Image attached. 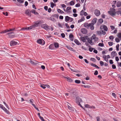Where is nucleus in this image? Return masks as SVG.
<instances>
[{"instance_id":"f704fd0d","label":"nucleus","mask_w":121,"mask_h":121,"mask_svg":"<svg viewBox=\"0 0 121 121\" xmlns=\"http://www.w3.org/2000/svg\"><path fill=\"white\" fill-rule=\"evenodd\" d=\"M67 81L68 82H72L73 81L72 79L69 77H68V78H67Z\"/></svg>"},{"instance_id":"e433bc0d","label":"nucleus","mask_w":121,"mask_h":121,"mask_svg":"<svg viewBox=\"0 0 121 121\" xmlns=\"http://www.w3.org/2000/svg\"><path fill=\"white\" fill-rule=\"evenodd\" d=\"M17 0L18 2L20 3H23L24 2V1L23 0Z\"/></svg>"},{"instance_id":"f257e3e1","label":"nucleus","mask_w":121,"mask_h":121,"mask_svg":"<svg viewBox=\"0 0 121 121\" xmlns=\"http://www.w3.org/2000/svg\"><path fill=\"white\" fill-rule=\"evenodd\" d=\"M41 21H38L35 22L34 25L28 27H24L20 29H19V27L17 28H13V29H10L9 30L6 29L4 30H31L33 28H35V27H37L39 24L41 23Z\"/></svg>"},{"instance_id":"a878e982","label":"nucleus","mask_w":121,"mask_h":121,"mask_svg":"<svg viewBox=\"0 0 121 121\" xmlns=\"http://www.w3.org/2000/svg\"><path fill=\"white\" fill-rule=\"evenodd\" d=\"M80 38L81 40L83 42H86V40L83 37L81 36L80 37Z\"/></svg>"},{"instance_id":"09e8293b","label":"nucleus","mask_w":121,"mask_h":121,"mask_svg":"<svg viewBox=\"0 0 121 121\" xmlns=\"http://www.w3.org/2000/svg\"><path fill=\"white\" fill-rule=\"evenodd\" d=\"M119 44H117V45L116 46V48H117V51H118L119 50Z\"/></svg>"},{"instance_id":"bf43d9fd","label":"nucleus","mask_w":121,"mask_h":121,"mask_svg":"<svg viewBox=\"0 0 121 121\" xmlns=\"http://www.w3.org/2000/svg\"><path fill=\"white\" fill-rule=\"evenodd\" d=\"M35 10L34 9H33L30 11V12H32V13H34Z\"/></svg>"},{"instance_id":"13d9d810","label":"nucleus","mask_w":121,"mask_h":121,"mask_svg":"<svg viewBox=\"0 0 121 121\" xmlns=\"http://www.w3.org/2000/svg\"><path fill=\"white\" fill-rule=\"evenodd\" d=\"M61 36L63 38H64L65 37V35L64 33H62L61 34Z\"/></svg>"},{"instance_id":"c756f323","label":"nucleus","mask_w":121,"mask_h":121,"mask_svg":"<svg viewBox=\"0 0 121 121\" xmlns=\"http://www.w3.org/2000/svg\"><path fill=\"white\" fill-rule=\"evenodd\" d=\"M54 45L53 44H52L50 45L49 48L50 49H53L54 48Z\"/></svg>"},{"instance_id":"052dcab7","label":"nucleus","mask_w":121,"mask_h":121,"mask_svg":"<svg viewBox=\"0 0 121 121\" xmlns=\"http://www.w3.org/2000/svg\"><path fill=\"white\" fill-rule=\"evenodd\" d=\"M83 37H84L85 39V40L86 39L88 40L89 38L88 37L86 36H85Z\"/></svg>"},{"instance_id":"b1692460","label":"nucleus","mask_w":121,"mask_h":121,"mask_svg":"<svg viewBox=\"0 0 121 121\" xmlns=\"http://www.w3.org/2000/svg\"><path fill=\"white\" fill-rule=\"evenodd\" d=\"M51 7L52 8H53L54 6H56V4L52 2H51L50 3Z\"/></svg>"},{"instance_id":"c03bdc74","label":"nucleus","mask_w":121,"mask_h":121,"mask_svg":"<svg viewBox=\"0 0 121 121\" xmlns=\"http://www.w3.org/2000/svg\"><path fill=\"white\" fill-rule=\"evenodd\" d=\"M82 32L83 34H86L87 33V31H81Z\"/></svg>"},{"instance_id":"5fc2aeb1","label":"nucleus","mask_w":121,"mask_h":121,"mask_svg":"<svg viewBox=\"0 0 121 121\" xmlns=\"http://www.w3.org/2000/svg\"><path fill=\"white\" fill-rule=\"evenodd\" d=\"M65 26L67 27V28L69 29L70 28V27L68 25V24L67 23H65Z\"/></svg>"},{"instance_id":"f8f14e48","label":"nucleus","mask_w":121,"mask_h":121,"mask_svg":"<svg viewBox=\"0 0 121 121\" xmlns=\"http://www.w3.org/2000/svg\"><path fill=\"white\" fill-rule=\"evenodd\" d=\"M97 19L96 18H95L93 19L91 22V24H95L96 22Z\"/></svg>"},{"instance_id":"8fccbe9b","label":"nucleus","mask_w":121,"mask_h":121,"mask_svg":"<svg viewBox=\"0 0 121 121\" xmlns=\"http://www.w3.org/2000/svg\"><path fill=\"white\" fill-rule=\"evenodd\" d=\"M3 13L4 15H5L6 16H7L8 15V13L7 12H6L5 13L3 12Z\"/></svg>"},{"instance_id":"79ce46f5","label":"nucleus","mask_w":121,"mask_h":121,"mask_svg":"<svg viewBox=\"0 0 121 121\" xmlns=\"http://www.w3.org/2000/svg\"><path fill=\"white\" fill-rule=\"evenodd\" d=\"M108 44L109 46H111L113 44V43L112 42H108Z\"/></svg>"},{"instance_id":"393cba45","label":"nucleus","mask_w":121,"mask_h":121,"mask_svg":"<svg viewBox=\"0 0 121 121\" xmlns=\"http://www.w3.org/2000/svg\"><path fill=\"white\" fill-rule=\"evenodd\" d=\"M74 41L75 43L78 45H79L81 44L78 40L76 39H75L74 40Z\"/></svg>"},{"instance_id":"603ef678","label":"nucleus","mask_w":121,"mask_h":121,"mask_svg":"<svg viewBox=\"0 0 121 121\" xmlns=\"http://www.w3.org/2000/svg\"><path fill=\"white\" fill-rule=\"evenodd\" d=\"M100 64L101 66H102L104 65V62L103 61H100Z\"/></svg>"},{"instance_id":"58836bf2","label":"nucleus","mask_w":121,"mask_h":121,"mask_svg":"<svg viewBox=\"0 0 121 121\" xmlns=\"http://www.w3.org/2000/svg\"><path fill=\"white\" fill-rule=\"evenodd\" d=\"M2 31L0 32V33H7L8 31Z\"/></svg>"},{"instance_id":"de8ad7c7","label":"nucleus","mask_w":121,"mask_h":121,"mask_svg":"<svg viewBox=\"0 0 121 121\" xmlns=\"http://www.w3.org/2000/svg\"><path fill=\"white\" fill-rule=\"evenodd\" d=\"M109 39L111 40L112 41L114 39L113 37V36H110L109 37Z\"/></svg>"},{"instance_id":"7ed1b4c3","label":"nucleus","mask_w":121,"mask_h":121,"mask_svg":"<svg viewBox=\"0 0 121 121\" xmlns=\"http://www.w3.org/2000/svg\"><path fill=\"white\" fill-rule=\"evenodd\" d=\"M76 102L79 106L82 107V105L80 104V102H82V100L78 96H77L76 98Z\"/></svg>"},{"instance_id":"3c124183","label":"nucleus","mask_w":121,"mask_h":121,"mask_svg":"<svg viewBox=\"0 0 121 121\" xmlns=\"http://www.w3.org/2000/svg\"><path fill=\"white\" fill-rule=\"evenodd\" d=\"M110 27L112 30H113L115 28V27L113 26H111Z\"/></svg>"},{"instance_id":"39448f33","label":"nucleus","mask_w":121,"mask_h":121,"mask_svg":"<svg viewBox=\"0 0 121 121\" xmlns=\"http://www.w3.org/2000/svg\"><path fill=\"white\" fill-rule=\"evenodd\" d=\"M0 108L3 110L5 112L9 114L10 112L9 111L7 110L3 105L0 104Z\"/></svg>"},{"instance_id":"ea45409f","label":"nucleus","mask_w":121,"mask_h":121,"mask_svg":"<svg viewBox=\"0 0 121 121\" xmlns=\"http://www.w3.org/2000/svg\"><path fill=\"white\" fill-rule=\"evenodd\" d=\"M75 82L77 84H79L80 82V81L78 80H75Z\"/></svg>"},{"instance_id":"0eeeda50","label":"nucleus","mask_w":121,"mask_h":121,"mask_svg":"<svg viewBox=\"0 0 121 121\" xmlns=\"http://www.w3.org/2000/svg\"><path fill=\"white\" fill-rule=\"evenodd\" d=\"M94 13L97 16H99L100 14V11L97 9H96L95 10Z\"/></svg>"},{"instance_id":"49530a36","label":"nucleus","mask_w":121,"mask_h":121,"mask_svg":"<svg viewBox=\"0 0 121 121\" xmlns=\"http://www.w3.org/2000/svg\"><path fill=\"white\" fill-rule=\"evenodd\" d=\"M115 40L117 42H119L120 41L119 39L117 38H115Z\"/></svg>"},{"instance_id":"864d4df0","label":"nucleus","mask_w":121,"mask_h":121,"mask_svg":"<svg viewBox=\"0 0 121 121\" xmlns=\"http://www.w3.org/2000/svg\"><path fill=\"white\" fill-rule=\"evenodd\" d=\"M80 6V5L79 3H78L75 5V7H78Z\"/></svg>"},{"instance_id":"4468645a","label":"nucleus","mask_w":121,"mask_h":121,"mask_svg":"<svg viewBox=\"0 0 121 121\" xmlns=\"http://www.w3.org/2000/svg\"><path fill=\"white\" fill-rule=\"evenodd\" d=\"M66 47L67 48V49H68L70 50L73 51L74 52L75 51V50H74L73 48H71L69 46H66Z\"/></svg>"},{"instance_id":"dca6fc26","label":"nucleus","mask_w":121,"mask_h":121,"mask_svg":"<svg viewBox=\"0 0 121 121\" xmlns=\"http://www.w3.org/2000/svg\"><path fill=\"white\" fill-rule=\"evenodd\" d=\"M82 18L80 20H78V23L80 22L85 20L84 17V16H82Z\"/></svg>"},{"instance_id":"412c9836","label":"nucleus","mask_w":121,"mask_h":121,"mask_svg":"<svg viewBox=\"0 0 121 121\" xmlns=\"http://www.w3.org/2000/svg\"><path fill=\"white\" fill-rule=\"evenodd\" d=\"M75 2V0H73L71 1L69 3V4L70 5H73L75 4L74 2Z\"/></svg>"},{"instance_id":"a211bd4d","label":"nucleus","mask_w":121,"mask_h":121,"mask_svg":"<svg viewBox=\"0 0 121 121\" xmlns=\"http://www.w3.org/2000/svg\"><path fill=\"white\" fill-rule=\"evenodd\" d=\"M121 5V2L119 1H117V6L118 7H120Z\"/></svg>"},{"instance_id":"0e129e2a","label":"nucleus","mask_w":121,"mask_h":121,"mask_svg":"<svg viewBox=\"0 0 121 121\" xmlns=\"http://www.w3.org/2000/svg\"><path fill=\"white\" fill-rule=\"evenodd\" d=\"M98 71H97L96 70L95 71V72L94 73V74L95 75H96L98 74Z\"/></svg>"},{"instance_id":"c85d7f7f","label":"nucleus","mask_w":121,"mask_h":121,"mask_svg":"<svg viewBox=\"0 0 121 121\" xmlns=\"http://www.w3.org/2000/svg\"><path fill=\"white\" fill-rule=\"evenodd\" d=\"M52 17H54L58 18L59 17V15L58 14H54L52 15Z\"/></svg>"},{"instance_id":"423d86ee","label":"nucleus","mask_w":121,"mask_h":121,"mask_svg":"<svg viewBox=\"0 0 121 121\" xmlns=\"http://www.w3.org/2000/svg\"><path fill=\"white\" fill-rule=\"evenodd\" d=\"M44 28L46 30L47 29H49V30L51 29V30H53V28L52 27L50 26H48L47 25L44 26Z\"/></svg>"},{"instance_id":"a19ab883","label":"nucleus","mask_w":121,"mask_h":121,"mask_svg":"<svg viewBox=\"0 0 121 121\" xmlns=\"http://www.w3.org/2000/svg\"><path fill=\"white\" fill-rule=\"evenodd\" d=\"M110 11H116L115 9L112 8H111L110 9Z\"/></svg>"},{"instance_id":"7c9ffc66","label":"nucleus","mask_w":121,"mask_h":121,"mask_svg":"<svg viewBox=\"0 0 121 121\" xmlns=\"http://www.w3.org/2000/svg\"><path fill=\"white\" fill-rule=\"evenodd\" d=\"M57 11L59 13H64V12L61 10L60 9H57Z\"/></svg>"},{"instance_id":"6e6d98bb","label":"nucleus","mask_w":121,"mask_h":121,"mask_svg":"<svg viewBox=\"0 0 121 121\" xmlns=\"http://www.w3.org/2000/svg\"><path fill=\"white\" fill-rule=\"evenodd\" d=\"M68 108L70 110H73V108L71 107H70L69 105H68Z\"/></svg>"},{"instance_id":"6ab92c4d","label":"nucleus","mask_w":121,"mask_h":121,"mask_svg":"<svg viewBox=\"0 0 121 121\" xmlns=\"http://www.w3.org/2000/svg\"><path fill=\"white\" fill-rule=\"evenodd\" d=\"M87 40V41L89 43L91 44L92 43V40L91 38H89Z\"/></svg>"},{"instance_id":"2eb2a0df","label":"nucleus","mask_w":121,"mask_h":121,"mask_svg":"<svg viewBox=\"0 0 121 121\" xmlns=\"http://www.w3.org/2000/svg\"><path fill=\"white\" fill-rule=\"evenodd\" d=\"M107 56L105 55H103V57L104 59V60H105L107 62H108V58L107 57Z\"/></svg>"},{"instance_id":"a18cd8bd","label":"nucleus","mask_w":121,"mask_h":121,"mask_svg":"<svg viewBox=\"0 0 121 121\" xmlns=\"http://www.w3.org/2000/svg\"><path fill=\"white\" fill-rule=\"evenodd\" d=\"M117 36L119 38H121V33H119L118 34Z\"/></svg>"},{"instance_id":"9d476101","label":"nucleus","mask_w":121,"mask_h":121,"mask_svg":"<svg viewBox=\"0 0 121 121\" xmlns=\"http://www.w3.org/2000/svg\"><path fill=\"white\" fill-rule=\"evenodd\" d=\"M17 43V42H15L13 41H11L10 43V44L11 46H12L14 45H16Z\"/></svg>"},{"instance_id":"4c0bfd02","label":"nucleus","mask_w":121,"mask_h":121,"mask_svg":"<svg viewBox=\"0 0 121 121\" xmlns=\"http://www.w3.org/2000/svg\"><path fill=\"white\" fill-rule=\"evenodd\" d=\"M52 17V16L48 18L49 19V20L54 21L55 20V19L54 18Z\"/></svg>"},{"instance_id":"ddd939ff","label":"nucleus","mask_w":121,"mask_h":121,"mask_svg":"<svg viewBox=\"0 0 121 121\" xmlns=\"http://www.w3.org/2000/svg\"><path fill=\"white\" fill-rule=\"evenodd\" d=\"M117 55V53L115 51H113L111 53V56L112 57H113Z\"/></svg>"},{"instance_id":"2f4dec72","label":"nucleus","mask_w":121,"mask_h":121,"mask_svg":"<svg viewBox=\"0 0 121 121\" xmlns=\"http://www.w3.org/2000/svg\"><path fill=\"white\" fill-rule=\"evenodd\" d=\"M84 12L83 10H82L80 12V15L81 16H83V14Z\"/></svg>"},{"instance_id":"4d7b16f0","label":"nucleus","mask_w":121,"mask_h":121,"mask_svg":"<svg viewBox=\"0 0 121 121\" xmlns=\"http://www.w3.org/2000/svg\"><path fill=\"white\" fill-rule=\"evenodd\" d=\"M97 119V121H100V118L99 116H97L96 117Z\"/></svg>"},{"instance_id":"1a4fd4ad","label":"nucleus","mask_w":121,"mask_h":121,"mask_svg":"<svg viewBox=\"0 0 121 121\" xmlns=\"http://www.w3.org/2000/svg\"><path fill=\"white\" fill-rule=\"evenodd\" d=\"M25 13L27 15L30 17L31 16V14L30 11L29 9H27L25 11Z\"/></svg>"},{"instance_id":"4be33fe9","label":"nucleus","mask_w":121,"mask_h":121,"mask_svg":"<svg viewBox=\"0 0 121 121\" xmlns=\"http://www.w3.org/2000/svg\"><path fill=\"white\" fill-rule=\"evenodd\" d=\"M69 37L71 40L72 41L73 40V35L70 34L69 35Z\"/></svg>"},{"instance_id":"6e6552de","label":"nucleus","mask_w":121,"mask_h":121,"mask_svg":"<svg viewBox=\"0 0 121 121\" xmlns=\"http://www.w3.org/2000/svg\"><path fill=\"white\" fill-rule=\"evenodd\" d=\"M115 11H108V13L110 15L112 16L113 17L115 16Z\"/></svg>"},{"instance_id":"f03ea898","label":"nucleus","mask_w":121,"mask_h":121,"mask_svg":"<svg viewBox=\"0 0 121 121\" xmlns=\"http://www.w3.org/2000/svg\"><path fill=\"white\" fill-rule=\"evenodd\" d=\"M94 25L93 24L91 23L89 24L87 23H84V26L87 29L89 28L90 27L91 29L93 30L94 29Z\"/></svg>"},{"instance_id":"473e14b6","label":"nucleus","mask_w":121,"mask_h":121,"mask_svg":"<svg viewBox=\"0 0 121 121\" xmlns=\"http://www.w3.org/2000/svg\"><path fill=\"white\" fill-rule=\"evenodd\" d=\"M121 13V11H118L116 12L115 11V15H116V14L117 15H119Z\"/></svg>"},{"instance_id":"5701e85b","label":"nucleus","mask_w":121,"mask_h":121,"mask_svg":"<svg viewBox=\"0 0 121 121\" xmlns=\"http://www.w3.org/2000/svg\"><path fill=\"white\" fill-rule=\"evenodd\" d=\"M70 17L69 16H67L65 17V21L66 22H67L69 21L70 20Z\"/></svg>"},{"instance_id":"338daca9","label":"nucleus","mask_w":121,"mask_h":121,"mask_svg":"<svg viewBox=\"0 0 121 121\" xmlns=\"http://www.w3.org/2000/svg\"><path fill=\"white\" fill-rule=\"evenodd\" d=\"M90 60H91L92 61L95 62V59L94 58H91L90 59Z\"/></svg>"},{"instance_id":"bb28decb","label":"nucleus","mask_w":121,"mask_h":121,"mask_svg":"<svg viewBox=\"0 0 121 121\" xmlns=\"http://www.w3.org/2000/svg\"><path fill=\"white\" fill-rule=\"evenodd\" d=\"M54 46L55 48H58L59 47V44L57 43H54Z\"/></svg>"},{"instance_id":"680f3d73","label":"nucleus","mask_w":121,"mask_h":121,"mask_svg":"<svg viewBox=\"0 0 121 121\" xmlns=\"http://www.w3.org/2000/svg\"><path fill=\"white\" fill-rule=\"evenodd\" d=\"M105 31H101L102 33L104 35H105L106 34V32Z\"/></svg>"},{"instance_id":"37998d69","label":"nucleus","mask_w":121,"mask_h":121,"mask_svg":"<svg viewBox=\"0 0 121 121\" xmlns=\"http://www.w3.org/2000/svg\"><path fill=\"white\" fill-rule=\"evenodd\" d=\"M98 45L99 46H101V47H103L104 46V44L103 43H99L98 44Z\"/></svg>"},{"instance_id":"72a5a7b5","label":"nucleus","mask_w":121,"mask_h":121,"mask_svg":"<svg viewBox=\"0 0 121 121\" xmlns=\"http://www.w3.org/2000/svg\"><path fill=\"white\" fill-rule=\"evenodd\" d=\"M103 29L104 30H108V28L105 25H103Z\"/></svg>"},{"instance_id":"cd10ccee","label":"nucleus","mask_w":121,"mask_h":121,"mask_svg":"<svg viewBox=\"0 0 121 121\" xmlns=\"http://www.w3.org/2000/svg\"><path fill=\"white\" fill-rule=\"evenodd\" d=\"M103 22V20L102 19H100L99 20L98 22L100 24H102Z\"/></svg>"},{"instance_id":"9b49d317","label":"nucleus","mask_w":121,"mask_h":121,"mask_svg":"<svg viewBox=\"0 0 121 121\" xmlns=\"http://www.w3.org/2000/svg\"><path fill=\"white\" fill-rule=\"evenodd\" d=\"M43 43H42V40L39 39L37 41V43L40 44H42V45H44L45 43V42L44 40H43Z\"/></svg>"},{"instance_id":"20e7f679","label":"nucleus","mask_w":121,"mask_h":121,"mask_svg":"<svg viewBox=\"0 0 121 121\" xmlns=\"http://www.w3.org/2000/svg\"><path fill=\"white\" fill-rule=\"evenodd\" d=\"M11 31H8L6 35H8L9 38H12L15 37V35L13 32Z\"/></svg>"},{"instance_id":"774afa93","label":"nucleus","mask_w":121,"mask_h":121,"mask_svg":"<svg viewBox=\"0 0 121 121\" xmlns=\"http://www.w3.org/2000/svg\"><path fill=\"white\" fill-rule=\"evenodd\" d=\"M44 9L46 11H47L48 9V7L47 6H45L44 7Z\"/></svg>"},{"instance_id":"e2e57ef3","label":"nucleus","mask_w":121,"mask_h":121,"mask_svg":"<svg viewBox=\"0 0 121 121\" xmlns=\"http://www.w3.org/2000/svg\"><path fill=\"white\" fill-rule=\"evenodd\" d=\"M93 49V48H89V50L91 52H92Z\"/></svg>"},{"instance_id":"69168bd1","label":"nucleus","mask_w":121,"mask_h":121,"mask_svg":"<svg viewBox=\"0 0 121 121\" xmlns=\"http://www.w3.org/2000/svg\"><path fill=\"white\" fill-rule=\"evenodd\" d=\"M112 68L113 69H115L116 68V66L114 65H112Z\"/></svg>"},{"instance_id":"f3484780","label":"nucleus","mask_w":121,"mask_h":121,"mask_svg":"<svg viewBox=\"0 0 121 121\" xmlns=\"http://www.w3.org/2000/svg\"><path fill=\"white\" fill-rule=\"evenodd\" d=\"M30 62L31 64L34 65H35L38 64V63L34 62V61L31 60H30Z\"/></svg>"},{"instance_id":"aec40b11","label":"nucleus","mask_w":121,"mask_h":121,"mask_svg":"<svg viewBox=\"0 0 121 121\" xmlns=\"http://www.w3.org/2000/svg\"><path fill=\"white\" fill-rule=\"evenodd\" d=\"M71 9V7H67L66 9V12L68 13L70 12V11H69Z\"/></svg>"},{"instance_id":"c9c22d12","label":"nucleus","mask_w":121,"mask_h":121,"mask_svg":"<svg viewBox=\"0 0 121 121\" xmlns=\"http://www.w3.org/2000/svg\"><path fill=\"white\" fill-rule=\"evenodd\" d=\"M96 37V35H95L94 34L92 36L91 38L92 39H93L94 40V39H95Z\"/></svg>"}]
</instances>
